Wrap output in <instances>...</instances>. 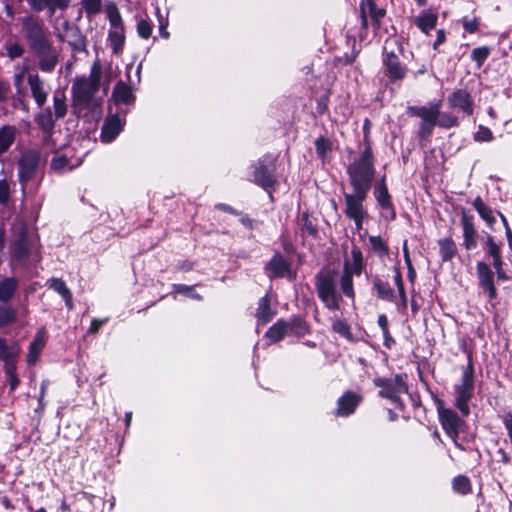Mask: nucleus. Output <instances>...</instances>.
Masks as SVG:
<instances>
[{"instance_id":"obj_29","label":"nucleus","mask_w":512,"mask_h":512,"mask_svg":"<svg viewBox=\"0 0 512 512\" xmlns=\"http://www.w3.org/2000/svg\"><path fill=\"white\" fill-rule=\"evenodd\" d=\"M44 345L45 331L44 329H41L37 332L33 342L29 346V352L27 355V362L29 365H33L37 362Z\"/></svg>"},{"instance_id":"obj_36","label":"nucleus","mask_w":512,"mask_h":512,"mask_svg":"<svg viewBox=\"0 0 512 512\" xmlns=\"http://www.w3.org/2000/svg\"><path fill=\"white\" fill-rule=\"evenodd\" d=\"M374 195L382 208H392V203L384 179L376 186Z\"/></svg>"},{"instance_id":"obj_26","label":"nucleus","mask_w":512,"mask_h":512,"mask_svg":"<svg viewBox=\"0 0 512 512\" xmlns=\"http://www.w3.org/2000/svg\"><path fill=\"white\" fill-rule=\"evenodd\" d=\"M48 286L64 299L68 310L74 309L72 292L62 279L53 277L48 280Z\"/></svg>"},{"instance_id":"obj_61","label":"nucleus","mask_w":512,"mask_h":512,"mask_svg":"<svg viewBox=\"0 0 512 512\" xmlns=\"http://www.w3.org/2000/svg\"><path fill=\"white\" fill-rule=\"evenodd\" d=\"M107 321V319H93L91 321V325L89 327V330L88 332L89 333H92V334H95L99 331L100 327L105 324Z\"/></svg>"},{"instance_id":"obj_31","label":"nucleus","mask_w":512,"mask_h":512,"mask_svg":"<svg viewBox=\"0 0 512 512\" xmlns=\"http://www.w3.org/2000/svg\"><path fill=\"white\" fill-rule=\"evenodd\" d=\"M275 315V312L270 307V298L268 295L260 298L258 308L256 311V318L259 324L268 323Z\"/></svg>"},{"instance_id":"obj_49","label":"nucleus","mask_w":512,"mask_h":512,"mask_svg":"<svg viewBox=\"0 0 512 512\" xmlns=\"http://www.w3.org/2000/svg\"><path fill=\"white\" fill-rule=\"evenodd\" d=\"M489 54L490 49L488 47H477L472 51L471 58L478 64V66H481L488 58Z\"/></svg>"},{"instance_id":"obj_54","label":"nucleus","mask_w":512,"mask_h":512,"mask_svg":"<svg viewBox=\"0 0 512 512\" xmlns=\"http://www.w3.org/2000/svg\"><path fill=\"white\" fill-rule=\"evenodd\" d=\"M69 160L65 155L54 157L51 161V167L56 170L60 171L63 170L68 166Z\"/></svg>"},{"instance_id":"obj_64","label":"nucleus","mask_w":512,"mask_h":512,"mask_svg":"<svg viewBox=\"0 0 512 512\" xmlns=\"http://www.w3.org/2000/svg\"><path fill=\"white\" fill-rule=\"evenodd\" d=\"M497 454L500 456V461L507 465L511 462V458H510V455L504 451L502 448H500L498 451H497Z\"/></svg>"},{"instance_id":"obj_27","label":"nucleus","mask_w":512,"mask_h":512,"mask_svg":"<svg viewBox=\"0 0 512 512\" xmlns=\"http://www.w3.org/2000/svg\"><path fill=\"white\" fill-rule=\"evenodd\" d=\"M364 268V261L362 252L354 247L351 250V260H346L344 262V270L343 272H349L350 275H361Z\"/></svg>"},{"instance_id":"obj_5","label":"nucleus","mask_w":512,"mask_h":512,"mask_svg":"<svg viewBox=\"0 0 512 512\" xmlns=\"http://www.w3.org/2000/svg\"><path fill=\"white\" fill-rule=\"evenodd\" d=\"M22 29L33 50L40 55H48L51 45L45 34L43 24L32 16L21 19Z\"/></svg>"},{"instance_id":"obj_23","label":"nucleus","mask_w":512,"mask_h":512,"mask_svg":"<svg viewBox=\"0 0 512 512\" xmlns=\"http://www.w3.org/2000/svg\"><path fill=\"white\" fill-rule=\"evenodd\" d=\"M71 0H27L30 7L37 12L47 9L50 15L56 10H65L68 8Z\"/></svg>"},{"instance_id":"obj_32","label":"nucleus","mask_w":512,"mask_h":512,"mask_svg":"<svg viewBox=\"0 0 512 512\" xmlns=\"http://www.w3.org/2000/svg\"><path fill=\"white\" fill-rule=\"evenodd\" d=\"M17 286L18 281L14 277H8L0 281V301H9L13 297Z\"/></svg>"},{"instance_id":"obj_4","label":"nucleus","mask_w":512,"mask_h":512,"mask_svg":"<svg viewBox=\"0 0 512 512\" xmlns=\"http://www.w3.org/2000/svg\"><path fill=\"white\" fill-rule=\"evenodd\" d=\"M315 287L319 299L329 310H339L342 296L337 291L336 281L330 273H319L315 278Z\"/></svg>"},{"instance_id":"obj_3","label":"nucleus","mask_w":512,"mask_h":512,"mask_svg":"<svg viewBox=\"0 0 512 512\" xmlns=\"http://www.w3.org/2000/svg\"><path fill=\"white\" fill-rule=\"evenodd\" d=\"M107 19L109 21L108 43L113 54H120L125 44V27L122 16L117 5L109 2L105 7Z\"/></svg>"},{"instance_id":"obj_59","label":"nucleus","mask_w":512,"mask_h":512,"mask_svg":"<svg viewBox=\"0 0 512 512\" xmlns=\"http://www.w3.org/2000/svg\"><path fill=\"white\" fill-rule=\"evenodd\" d=\"M174 288L177 293L185 294L191 298L201 299V297L198 294L193 292V289L191 287H188L186 285H175Z\"/></svg>"},{"instance_id":"obj_17","label":"nucleus","mask_w":512,"mask_h":512,"mask_svg":"<svg viewBox=\"0 0 512 512\" xmlns=\"http://www.w3.org/2000/svg\"><path fill=\"white\" fill-rule=\"evenodd\" d=\"M440 107L441 103L437 102L432 103L430 106L409 107L408 111L411 115L420 117L422 121L429 124V128H433L437 124Z\"/></svg>"},{"instance_id":"obj_58","label":"nucleus","mask_w":512,"mask_h":512,"mask_svg":"<svg viewBox=\"0 0 512 512\" xmlns=\"http://www.w3.org/2000/svg\"><path fill=\"white\" fill-rule=\"evenodd\" d=\"M9 199V183L2 179L0 180V203L5 204Z\"/></svg>"},{"instance_id":"obj_19","label":"nucleus","mask_w":512,"mask_h":512,"mask_svg":"<svg viewBox=\"0 0 512 512\" xmlns=\"http://www.w3.org/2000/svg\"><path fill=\"white\" fill-rule=\"evenodd\" d=\"M266 274L270 278H281L285 276L291 277L290 265L280 254L274 255V257L267 263Z\"/></svg>"},{"instance_id":"obj_7","label":"nucleus","mask_w":512,"mask_h":512,"mask_svg":"<svg viewBox=\"0 0 512 512\" xmlns=\"http://www.w3.org/2000/svg\"><path fill=\"white\" fill-rule=\"evenodd\" d=\"M405 375H396L393 378H375L374 385L380 388L379 396L386 398L396 406L401 405V396L408 392Z\"/></svg>"},{"instance_id":"obj_21","label":"nucleus","mask_w":512,"mask_h":512,"mask_svg":"<svg viewBox=\"0 0 512 512\" xmlns=\"http://www.w3.org/2000/svg\"><path fill=\"white\" fill-rule=\"evenodd\" d=\"M448 103L451 108H457L468 115L473 113V102L466 90L459 89L454 91L448 98Z\"/></svg>"},{"instance_id":"obj_13","label":"nucleus","mask_w":512,"mask_h":512,"mask_svg":"<svg viewBox=\"0 0 512 512\" xmlns=\"http://www.w3.org/2000/svg\"><path fill=\"white\" fill-rule=\"evenodd\" d=\"M360 14L362 26H368V17L371 18L375 26H379L381 19L385 16L386 11L383 8H377L373 0H362L360 4Z\"/></svg>"},{"instance_id":"obj_18","label":"nucleus","mask_w":512,"mask_h":512,"mask_svg":"<svg viewBox=\"0 0 512 512\" xmlns=\"http://www.w3.org/2000/svg\"><path fill=\"white\" fill-rule=\"evenodd\" d=\"M385 73L391 81L402 80L406 75V68L393 53H387L384 58Z\"/></svg>"},{"instance_id":"obj_50","label":"nucleus","mask_w":512,"mask_h":512,"mask_svg":"<svg viewBox=\"0 0 512 512\" xmlns=\"http://www.w3.org/2000/svg\"><path fill=\"white\" fill-rule=\"evenodd\" d=\"M5 371L9 380L10 390L14 391L19 384V379L16 374V363L6 365Z\"/></svg>"},{"instance_id":"obj_52","label":"nucleus","mask_w":512,"mask_h":512,"mask_svg":"<svg viewBox=\"0 0 512 512\" xmlns=\"http://www.w3.org/2000/svg\"><path fill=\"white\" fill-rule=\"evenodd\" d=\"M474 139L477 142H490L493 140V133L489 128L481 125L475 133Z\"/></svg>"},{"instance_id":"obj_20","label":"nucleus","mask_w":512,"mask_h":512,"mask_svg":"<svg viewBox=\"0 0 512 512\" xmlns=\"http://www.w3.org/2000/svg\"><path fill=\"white\" fill-rule=\"evenodd\" d=\"M362 401V397L353 392H345L337 402L336 415L348 416L354 413L356 407Z\"/></svg>"},{"instance_id":"obj_45","label":"nucleus","mask_w":512,"mask_h":512,"mask_svg":"<svg viewBox=\"0 0 512 512\" xmlns=\"http://www.w3.org/2000/svg\"><path fill=\"white\" fill-rule=\"evenodd\" d=\"M332 329L334 332L338 333L342 337L346 338L347 340H353L352 333L350 331V327L347 325L346 322L342 320H336L332 324Z\"/></svg>"},{"instance_id":"obj_43","label":"nucleus","mask_w":512,"mask_h":512,"mask_svg":"<svg viewBox=\"0 0 512 512\" xmlns=\"http://www.w3.org/2000/svg\"><path fill=\"white\" fill-rule=\"evenodd\" d=\"M453 489L460 494H467L471 491V483L468 477L459 475L453 480Z\"/></svg>"},{"instance_id":"obj_35","label":"nucleus","mask_w":512,"mask_h":512,"mask_svg":"<svg viewBox=\"0 0 512 512\" xmlns=\"http://www.w3.org/2000/svg\"><path fill=\"white\" fill-rule=\"evenodd\" d=\"M440 255L443 261H450L456 251V244L451 238H444L438 241Z\"/></svg>"},{"instance_id":"obj_47","label":"nucleus","mask_w":512,"mask_h":512,"mask_svg":"<svg viewBox=\"0 0 512 512\" xmlns=\"http://www.w3.org/2000/svg\"><path fill=\"white\" fill-rule=\"evenodd\" d=\"M369 242L373 250L381 256L388 254V247L380 236H370Z\"/></svg>"},{"instance_id":"obj_63","label":"nucleus","mask_w":512,"mask_h":512,"mask_svg":"<svg viewBox=\"0 0 512 512\" xmlns=\"http://www.w3.org/2000/svg\"><path fill=\"white\" fill-rule=\"evenodd\" d=\"M377 323H378L379 327L381 328L382 332L389 330L388 329V320L384 314H381L378 316Z\"/></svg>"},{"instance_id":"obj_30","label":"nucleus","mask_w":512,"mask_h":512,"mask_svg":"<svg viewBox=\"0 0 512 512\" xmlns=\"http://www.w3.org/2000/svg\"><path fill=\"white\" fill-rule=\"evenodd\" d=\"M20 353L18 344L8 346L3 338H0V360L4 362V367L8 364L16 363V359Z\"/></svg>"},{"instance_id":"obj_56","label":"nucleus","mask_w":512,"mask_h":512,"mask_svg":"<svg viewBox=\"0 0 512 512\" xmlns=\"http://www.w3.org/2000/svg\"><path fill=\"white\" fill-rule=\"evenodd\" d=\"M403 252H404V258H405V263L407 265V268H408V277L410 280H413L414 277H415V270L412 266V263H411V259H410V256H409V252H408V248H407V242L405 241L404 242V245H403Z\"/></svg>"},{"instance_id":"obj_55","label":"nucleus","mask_w":512,"mask_h":512,"mask_svg":"<svg viewBox=\"0 0 512 512\" xmlns=\"http://www.w3.org/2000/svg\"><path fill=\"white\" fill-rule=\"evenodd\" d=\"M462 24L466 32L474 33L479 27V20L477 18H463Z\"/></svg>"},{"instance_id":"obj_1","label":"nucleus","mask_w":512,"mask_h":512,"mask_svg":"<svg viewBox=\"0 0 512 512\" xmlns=\"http://www.w3.org/2000/svg\"><path fill=\"white\" fill-rule=\"evenodd\" d=\"M101 75L102 67L99 60H96L88 76L74 79L71 92L75 110H89L93 114H101L102 99L95 96L100 87Z\"/></svg>"},{"instance_id":"obj_22","label":"nucleus","mask_w":512,"mask_h":512,"mask_svg":"<svg viewBox=\"0 0 512 512\" xmlns=\"http://www.w3.org/2000/svg\"><path fill=\"white\" fill-rule=\"evenodd\" d=\"M28 84L37 106L42 107L48 97V91L45 89L44 82L40 79L38 74H29Z\"/></svg>"},{"instance_id":"obj_33","label":"nucleus","mask_w":512,"mask_h":512,"mask_svg":"<svg viewBox=\"0 0 512 512\" xmlns=\"http://www.w3.org/2000/svg\"><path fill=\"white\" fill-rule=\"evenodd\" d=\"M473 207L478 212L479 216L488 224L492 226L496 219L493 215L492 210L483 202L481 197H476L473 201Z\"/></svg>"},{"instance_id":"obj_12","label":"nucleus","mask_w":512,"mask_h":512,"mask_svg":"<svg viewBox=\"0 0 512 512\" xmlns=\"http://www.w3.org/2000/svg\"><path fill=\"white\" fill-rule=\"evenodd\" d=\"M31 253L30 242L28 239V232L25 227L19 231L17 240L13 243L11 248V256L13 260L25 262Z\"/></svg>"},{"instance_id":"obj_14","label":"nucleus","mask_w":512,"mask_h":512,"mask_svg":"<svg viewBox=\"0 0 512 512\" xmlns=\"http://www.w3.org/2000/svg\"><path fill=\"white\" fill-rule=\"evenodd\" d=\"M125 120L121 119L118 115H111L105 120L101 130V141L104 143H111L116 139L118 134L122 131Z\"/></svg>"},{"instance_id":"obj_25","label":"nucleus","mask_w":512,"mask_h":512,"mask_svg":"<svg viewBox=\"0 0 512 512\" xmlns=\"http://www.w3.org/2000/svg\"><path fill=\"white\" fill-rule=\"evenodd\" d=\"M255 182L267 189L276 183L273 164L269 166L259 163L254 172Z\"/></svg>"},{"instance_id":"obj_40","label":"nucleus","mask_w":512,"mask_h":512,"mask_svg":"<svg viewBox=\"0 0 512 512\" xmlns=\"http://www.w3.org/2000/svg\"><path fill=\"white\" fill-rule=\"evenodd\" d=\"M80 4L88 18H92L102 10V0H81Z\"/></svg>"},{"instance_id":"obj_11","label":"nucleus","mask_w":512,"mask_h":512,"mask_svg":"<svg viewBox=\"0 0 512 512\" xmlns=\"http://www.w3.org/2000/svg\"><path fill=\"white\" fill-rule=\"evenodd\" d=\"M367 194L361 192H354V194H344L345 199V214L349 218L367 217V212L363 207V201L366 199Z\"/></svg>"},{"instance_id":"obj_37","label":"nucleus","mask_w":512,"mask_h":512,"mask_svg":"<svg viewBox=\"0 0 512 512\" xmlns=\"http://www.w3.org/2000/svg\"><path fill=\"white\" fill-rule=\"evenodd\" d=\"M55 120L56 119L50 108H46L35 119L39 127L45 132H50L53 129Z\"/></svg>"},{"instance_id":"obj_15","label":"nucleus","mask_w":512,"mask_h":512,"mask_svg":"<svg viewBox=\"0 0 512 512\" xmlns=\"http://www.w3.org/2000/svg\"><path fill=\"white\" fill-rule=\"evenodd\" d=\"M461 226L463 230V247L472 250L477 247V231L474 226L473 216L465 211L461 215Z\"/></svg>"},{"instance_id":"obj_24","label":"nucleus","mask_w":512,"mask_h":512,"mask_svg":"<svg viewBox=\"0 0 512 512\" xmlns=\"http://www.w3.org/2000/svg\"><path fill=\"white\" fill-rule=\"evenodd\" d=\"M112 100L116 105H132L135 101V96L129 85L119 81L113 89Z\"/></svg>"},{"instance_id":"obj_44","label":"nucleus","mask_w":512,"mask_h":512,"mask_svg":"<svg viewBox=\"0 0 512 512\" xmlns=\"http://www.w3.org/2000/svg\"><path fill=\"white\" fill-rule=\"evenodd\" d=\"M315 148L317 155L324 159L327 153L331 150V142L325 137H319L315 141Z\"/></svg>"},{"instance_id":"obj_10","label":"nucleus","mask_w":512,"mask_h":512,"mask_svg":"<svg viewBox=\"0 0 512 512\" xmlns=\"http://www.w3.org/2000/svg\"><path fill=\"white\" fill-rule=\"evenodd\" d=\"M476 271L479 286L483 289L485 293H487L488 298L490 300L496 298L497 292L496 287L494 285V274L490 266L484 261H479L476 264Z\"/></svg>"},{"instance_id":"obj_38","label":"nucleus","mask_w":512,"mask_h":512,"mask_svg":"<svg viewBox=\"0 0 512 512\" xmlns=\"http://www.w3.org/2000/svg\"><path fill=\"white\" fill-rule=\"evenodd\" d=\"M53 108L55 119H62L67 114L66 97L61 92H55L53 96Z\"/></svg>"},{"instance_id":"obj_41","label":"nucleus","mask_w":512,"mask_h":512,"mask_svg":"<svg viewBox=\"0 0 512 512\" xmlns=\"http://www.w3.org/2000/svg\"><path fill=\"white\" fill-rule=\"evenodd\" d=\"M353 275H350L349 272H343L340 280V285L342 292L345 296L348 298L354 300L355 298V292L353 288Z\"/></svg>"},{"instance_id":"obj_8","label":"nucleus","mask_w":512,"mask_h":512,"mask_svg":"<svg viewBox=\"0 0 512 512\" xmlns=\"http://www.w3.org/2000/svg\"><path fill=\"white\" fill-rule=\"evenodd\" d=\"M307 331L305 323L301 319H292L289 321L278 320L266 332V337L271 342L281 341L287 335L301 336Z\"/></svg>"},{"instance_id":"obj_16","label":"nucleus","mask_w":512,"mask_h":512,"mask_svg":"<svg viewBox=\"0 0 512 512\" xmlns=\"http://www.w3.org/2000/svg\"><path fill=\"white\" fill-rule=\"evenodd\" d=\"M38 160L37 154L33 152L25 153L19 160V179L22 185L28 182L34 175Z\"/></svg>"},{"instance_id":"obj_28","label":"nucleus","mask_w":512,"mask_h":512,"mask_svg":"<svg viewBox=\"0 0 512 512\" xmlns=\"http://www.w3.org/2000/svg\"><path fill=\"white\" fill-rule=\"evenodd\" d=\"M438 20L436 12L424 11L413 19L414 24L425 34L435 28Z\"/></svg>"},{"instance_id":"obj_46","label":"nucleus","mask_w":512,"mask_h":512,"mask_svg":"<svg viewBox=\"0 0 512 512\" xmlns=\"http://www.w3.org/2000/svg\"><path fill=\"white\" fill-rule=\"evenodd\" d=\"M153 31V25L147 19H140L137 22V33L143 39H148Z\"/></svg>"},{"instance_id":"obj_62","label":"nucleus","mask_w":512,"mask_h":512,"mask_svg":"<svg viewBox=\"0 0 512 512\" xmlns=\"http://www.w3.org/2000/svg\"><path fill=\"white\" fill-rule=\"evenodd\" d=\"M9 90V84L0 80V101H5L7 99Z\"/></svg>"},{"instance_id":"obj_53","label":"nucleus","mask_w":512,"mask_h":512,"mask_svg":"<svg viewBox=\"0 0 512 512\" xmlns=\"http://www.w3.org/2000/svg\"><path fill=\"white\" fill-rule=\"evenodd\" d=\"M7 55L10 59L20 57L24 50L18 43H10L6 46Z\"/></svg>"},{"instance_id":"obj_39","label":"nucleus","mask_w":512,"mask_h":512,"mask_svg":"<svg viewBox=\"0 0 512 512\" xmlns=\"http://www.w3.org/2000/svg\"><path fill=\"white\" fill-rule=\"evenodd\" d=\"M375 290L377 291L378 297L386 301H392L394 299V292L388 282L381 279H375L373 281Z\"/></svg>"},{"instance_id":"obj_57","label":"nucleus","mask_w":512,"mask_h":512,"mask_svg":"<svg viewBox=\"0 0 512 512\" xmlns=\"http://www.w3.org/2000/svg\"><path fill=\"white\" fill-rule=\"evenodd\" d=\"M46 56H47L46 59L41 60L40 68H41V70L48 72L54 68L57 60H56L55 56H50V52Z\"/></svg>"},{"instance_id":"obj_6","label":"nucleus","mask_w":512,"mask_h":512,"mask_svg":"<svg viewBox=\"0 0 512 512\" xmlns=\"http://www.w3.org/2000/svg\"><path fill=\"white\" fill-rule=\"evenodd\" d=\"M455 406L464 416L470 413L469 401L474 395V369L472 363H469L464 369L461 383L455 386Z\"/></svg>"},{"instance_id":"obj_42","label":"nucleus","mask_w":512,"mask_h":512,"mask_svg":"<svg viewBox=\"0 0 512 512\" xmlns=\"http://www.w3.org/2000/svg\"><path fill=\"white\" fill-rule=\"evenodd\" d=\"M17 312L9 306L0 307V327L12 324L16 320Z\"/></svg>"},{"instance_id":"obj_51","label":"nucleus","mask_w":512,"mask_h":512,"mask_svg":"<svg viewBox=\"0 0 512 512\" xmlns=\"http://www.w3.org/2000/svg\"><path fill=\"white\" fill-rule=\"evenodd\" d=\"M457 123H458V119L455 116H452L447 113H444V114L439 113L436 125H439L444 128H451V127L456 126Z\"/></svg>"},{"instance_id":"obj_2","label":"nucleus","mask_w":512,"mask_h":512,"mask_svg":"<svg viewBox=\"0 0 512 512\" xmlns=\"http://www.w3.org/2000/svg\"><path fill=\"white\" fill-rule=\"evenodd\" d=\"M350 184L354 192L368 194L374 178V160L371 147H365L360 157L347 168Z\"/></svg>"},{"instance_id":"obj_48","label":"nucleus","mask_w":512,"mask_h":512,"mask_svg":"<svg viewBox=\"0 0 512 512\" xmlns=\"http://www.w3.org/2000/svg\"><path fill=\"white\" fill-rule=\"evenodd\" d=\"M486 248H487V254L492 259L498 258V256H501V246L497 244L494 241V238L491 235H487L486 242H485Z\"/></svg>"},{"instance_id":"obj_34","label":"nucleus","mask_w":512,"mask_h":512,"mask_svg":"<svg viewBox=\"0 0 512 512\" xmlns=\"http://www.w3.org/2000/svg\"><path fill=\"white\" fill-rule=\"evenodd\" d=\"M16 130L13 126L0 128V155L6 152L15 139Z\"/></svg>"},{"instance_id":"obj_9","label":"nucleus","mask_w":512,"mask_h":512,"mask_svg":"<svg viewBox=\"0 0 512 512\" xmlns=\"http://www.w3.org/2000/svg\"><path fill=\"white\" fill-rule=\"evenodd\" d=\"M439 420L446 434L458 446L457 437L461 420L456 412L451 409L438 406Z\"/></svg>"},{"instance_id":"obj_60","label":"nucleus","mask_w":512,"mask_h":512,"mask_svg":"<svg viewBox=\"0 0 512 512\" xmlns=\"http://www.w3.org/2000/svg\"><path fill=\"white\" fill-rule=\"evenodd\" d=\"M156 15H157L158 20H159V28H160L161 36L164 37V38H168L169 37V33L166 30V27H167L168 23H167V21H164L162 19L161 11H160L159 7L156 8Z\"/></svg>"}]
</instances>
